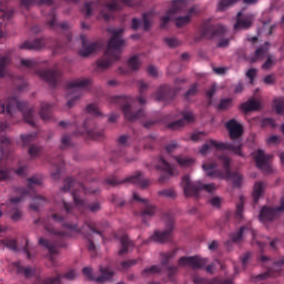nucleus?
I'll return each instance as SVG.
<instances>
[{"label": "nucleus", "instance_id": "obj_1", "mask_svg": "<svg viewBox=\"0 0 284 284\" xmlns=\"http://www.w3.org/2000/svg\"><path fill=\"white\" fill-rule=\"evenodd\" d=\"M55 203L59 207H63L67 217H63L57 213L51 214L52 222L44 223V227L47 232L50 234H54L55 236H72L73 234H83V236H90L89 232H93L94 234H100L101 231L97 230V226L92 223L84 224L81 229L77 226V224L68 223V219L70 214L74 213V206L68 204L64 199L59 200V195L54 197Z\"/></svg>", "mask_w": 284, "mask_h": 284}, {"label": "nucleus", "instance_id": "obj_2", "mask_svg": "<svg viewBox=\"0 0 284 284\" xmlns=\"http://www.w3.org/2000/svg\"><path fill=\"white\" fill-rule=\"evenodd\" d=\"M219 162H205L202 164V169L210 179H224L225 181H232L233 187H241L243 185V175L241 173H232L230 170V164L232 159L227 155H220L217 158ZM219 163H222L224 170H216Z\"/></svg>", "mask_w": 284, "mask_h": 284}, {"label": "nucleus", "instance_id": "obj_3", "mask_svg": "<svg viewBox=\"0 0 284 284\" xmlns=\"http://www.w3.org/2000/svg\"><path fill=\"white\" fill-rule=\"evenodd\" d=\"M112 38L110 39L104 57L97 61L98 70H108L112 63L121 59V53L123 48H125V40L121 39L123 34V29H110Z\"/></svg>", "mask_w": 284, "mask_h": 284}, {"label": "nucleus", "instance_id": "obj_4", "mask_svg": "<svg viewBox=\"0 0 284 284\" xmlns=\"http://www.w3.org/2000/svg\"><path fill=\"white\" fill-rule=\"evenodd\" d=\"M122 6H132V0H98L84 4L82 12L85 17H92L95 10H99L98 19L110 21L114 17L116 10H121Z\"/></svg>", "mask_w": 284, "mask_h": 284}, {"label": "nucleus", "instance_id": "obj_5", "mask_svg": "<svg viewBox=\"0 0 284 284\" xmlns=\"http://www.w3.org/2000/svg\"><path fill=\"white\" fill-rule=\"evenodd\" d=\"M179 12H186V16L184 17H178L175 20V26L178 28H184V26H187L190 21H192L193 14H196V7H192L187 9V0H174L172 2V8L170 11L166 12L164 17L160 20L161 28H168V23L174 19L175 14H179Z\"/></svg>", "mask_w": 284, "mask_h": 284}, {"label": "nucleus", "instance_id": "obj_6", "mask_svg": "<svg viewBox=\"0 0 284 284\" xmlns=\"http://www.w3.org/2000/svg\"><path fill=\"white\" fill-rule=\"evenodd\" d=\"M2 114H9V116H14V112L19 110L26 123L34 128V116L32 115V109H27L28 104L24 101L19 100V95L11 94L6 98L4 103L1 104Z\"/></svg>", "mask_w": 284, "mask_h": 284}, {"label": "nucleus", "instance_id": "obj_7", "mask_svg": "<svg viewBox=\"0 0 284 284\" xmlns=\"http://www.w3.org/2000/svg\"><path fill=\"white\" fill-rule=\"evenodd\" d=\"M92 85V80L88 78L77 79L69 82L67 87V108H74L77 101L83 97V91Z\"/></svg>", "mask_w": 284, "mask_h": 284}, {"label": "nucleus", "instance_id": "obj_8", "mask_svg": "<svg viewBox=\"0 0 284 284\" xmlns=\"http://www.w3.org/2000/svg\"><path fill=\"white\" fill-rule=\"evenodd\" d=\"M214 150H230L233 154H237V156L245 158V153H243V143L241 141L233 143H223L216 142V140H209L200 149V154L202 156H207Z\"/></svg>", "mask_w": 284, "mask_h": 284}, {"label": "nucleus", "instance_id": "obj_9", "mask_svg": "<svg viewBox=\"0 0 284 284\" xmlns=\"http://www.w3.org/2000/svg\"><path fill=\"white\" fill-rule=\"evenodd\" d=\"M62 192H72L73 201L75 203V207L81 210V207H85V202L83 201V196L85 194H94L97 191H88L83 186V184L74 181V179L68 178L64 180V186L62 187Z\"/></svg>", "mask_w": 284, "mask_h": 284}, {"label": "nucleus", "instance_id": "obj_10", "mask_svg": "<svg viewBox=\"0 0 284 284\" xmlns=\"http://www.w3.org/2000/svg\"><path fill=\"white\" fill-rule=\"evenodd\" d=\"M181 187H183L184 196L186 199H190L192 196H199V192L201 190H205V192H209L212 194V192H216V184H203L201 182H192L190 180V175H185L182 178Z\"/></svg>", "mask_w": 284, "mask_h": 284}, {"label": "nucleus", "instance_id": "obj_11", "mask_svg": "<svg viewBox=\"0 0 284 284\" xmlns=\"http://www.w3.org/2000/svg\"><path fill=\"white\" fill-rule=\"evenodd\" d=\"M134 100L128 95L110 98L109 102L112 105H121L122 112L128 121H136L145 116V111L139 110L136 113H132V103Z\"/></svg>", "mask_w": 284, "mask_h": 284}, {"label": "nucleus", "instance_id": "obj_12", "mask_svg": "<svg viewBox=\"0 0 284 284\" xmlns=\"http://www.w3.org/2000/svg\"><path fill=\"white\" fill-rule=\"evenodd\" d=\"M253 159L258 170L265 174H270V172H272V155L265 154L263 150H257L253 152Z\"/></svg>", "mask_w": 284, "mask_h": 284}, {"label": "nucleus", "instance_id": "obj_13", "mask_svg": "<svg viewBox=\"0 0 284 284\" xmlns=\"http://www.w3.org/2000/svg\"><path fill=\"white\" fill-rule=\"evenodd\" d=\"M267 47H261L255 51V54L250 58V63H256L267 57L265 63L262 65L263 70H270L273 65H276V59L272 55H267Z\"/></svg>", "mask_w": 284, "mask_h": 284}, {"label": "nucleus", "instance_id": "obj_14", "mask_svg": "<svg viewBox=\"0 0 284 284\" xmlns=\"http://www.w3.org/2000/svg\"><path fill=\"white\" fill-rule=\"evenodd\" d=\"M284 213V197H282L281 206L275 209H270L264 206L260 212V221L262 223H270L274 219H278L280 214Z\"/></svg>", "mask_w": 284, "mask_h": 284}, {"label": "nucleus", "instance_id": "obj_15", "mask_svg": "<svg viewBox=\"0 0 284 284\" xmlns=\"http://www.w3.org/2000/svg\"><path fill=\"white\" fill-rule=\"evenodd\" d=\"M179 267H192V270H201L207 265V258L200 256H183L178 262Z\"/></svg>", "mask_w": 284, "mask_h": 284}, {"label": "nucleus", "instance_id": "obj_16", "mask_svg": "<svg viewBox=\"0 0 284 284\" xmlns=\"http://www.w3.org/2000/svg\"><path fill=\"white\" fill-rule=\"evenodd\" d=\"M225 128L229 132L230 139L234 142H229V143H236L240 141V143H243L241 141V136H243V125L239 123L235 119L230 120L226 122Z\"/></svg>", "mask_w": 284, "mask_h": 284}, {"label": "nucleus", "instance_id": "obj_17", "mask_svg": "<svg viewBox=\"0 0 284 284\" xmlns=\"http://www.w3.org/2000/svg\"><path fill=\"white\" fill-rule=\"evenodd\" d=\"M82 272L89 281H95L97 283H105V281H110L111 276L114 275L110 267H100L101 275L98 277L92 275L91 267H84Z\"/></svg>", "mask_w": 284, "mask_h": 284}, {"label": "nucleus", "instance_id": "obj_18", "mask_svg": "<svg viewBox=\"0 0 284 284\" xmlns=\"http://www.w3.org/2000/svg\"><path fill=\"white\" fill-rule=\"evenodd\" d=\"M133 200L142 203L143 211L140 213L142 221H145V219H150L156 214V206L150 203L149 200L141 199L139 193H133Z\"/></svg>", "mask_w": 284, "mask_h": 284}, {"label": "nucleus", "instance_id": "obj_19", "mask_svg": "<svg viewBox=\"0 0 284 284\" xmlns=\"http://www.w3.org/2000/svg\"><path fill=\"white\" fill-rule=\"evenodd\" d=\"M174 227V219L169 217L166 222V230L163 232L155 231L154 234L151 236L152 241L155 243H165L172 239V229Z\"/></svg>", "mask_w": 284, "mask_h": 284}, {"label": "nucleus", "instance_id": "obj_20", "mask_svg": "<svg viewBox=\"0 0 284 284\" xmlns=\"http://www.w3.org/2000/svg\"><path fill=\"white\" fill-rule=\"evenodd\" d=\"M38 75L42 81H47L48 84L57 85L59 83V79H61V71L54 69V70H47V71H38Z\"/></svg>", "mask_w": 284, "mask_h": 284}, {"label": "nucleus", "instance_id": "obj_21", "mask_svg": "<svg viewBox=\"0 0 284 284\" xmlns=\"http://www.w3.org/2000/svg\"><path fill=\"white\" fill-rule=\"evenodd\" d=\"M82 48L79 51L80 57H90V54H94L100 48L101 44L99 42H91L88 44V39L85 36H81Z\"/></svg>", "mask_w": 284, "mask_h": 284}, {"label": "nucleus", "instance_id": "obj_22", "mask_svg": "<svg viewBox=\"0 0 284 284\" xmlns=\"http://www.w3.org/2000/svg\"><path fill=\"white\" fill-rule=\"evenodd\" d=\"M158 170H162V172H165V175H161L159 178L160 183H164V181H168V179H170V176H174V166H172L170 163H168V161H165L164 159H160L158 161V165H156Z\"/></svg>", "mask_w": 284, "mask_h": 284}, {"label": "nucleus", "instance_id": "obj_23", "mask_svg": "<svg viewBox=\"0 0 284 284\" xmlns=\"http://www.w3.org/2000/svg\"><path fill=\"white\" fill-rule=\"evenodd\" d=\"M17 203H21V197H12L10 199V203L8 204V209L10 210L12 221H19L23 217V212L21 209L12 205H17Z\"/></svg>", "mask_w": 284, "mask_h": 284}, {"label": "nucleus", "instance_id": "obj_24", "mask_svg": "<svg viewBox=\"0 0 284 284\" xmlns=\"http://www.w3.org/2000/svg\"><path fill=\"white\" fill-rule=\"evenodd\" d=\"M182 116H183L182 120H178L170 123L168 128H170V130H179V128H183L185 123H192V121H194V114H192V112L190 111L184 112Z\"/></svg>", "mask_w": 284, "mask_h": 284}, {"label": "nucleus", "instance_id": "obj_25", "mask_svg": "<svg viewBox=\"0 0 284 284\" xmlns=\"http://www.w3.org/2000/svg\"><path fill=\"white\" fill-rule=\"evenodd\" d=\"M242 112H256V110H261V101L256 99H250L248 101L241 104Z\"/></svg>", "mask_w": 284, "mask_h": 284}, {"label": "nucleus", "instance_id": "obj_26", "mask_svg": "<svg viewBox=\"0 0 284 284\" xmlns=\"http://www.w3.org/2000/svg\"><path fill=\"white\" fill-rule=\"evenodd\" d=\"M61 278H67L68 281H73L77 278V273L74 271H69L64 275H57L55 277H48L44 280V284H61Z\"/></svg>", "mask_w": 284, "mask_h": 284}, {"label": "nucleus", "instance_id": "obj_27", "mask_svg": "<svg viewBox=\"0 0 284 284\" xmlns=\"http://www.w3.org/2000/svg\"><path fill=\"white\" fill-rule=\"evenodd\" d=\"M45 44L43 43V40L38 39L33 42L26 41L19 44L20 50H41Z\"/></svg>", "mask_w": 284, "mask_h": 284}, {"label": "nucleus", "instance_id": "obj_28", "mask_svg": "<svg viewBox=\"0 0 284 284\" xmlns=\"http://www.w3.org/2000/svg\"><path fill=\"white\" fill-rule=\"evenodd\" d=\"M243 12L237 13V22L234 24V30H247V28L252 27V17H247L245 19H241Z\"/></svg>", "mask_w": 284, "mask_h": 284}, {"label": "nucleus", "instance_id": "obj_29", "mask_svg": "<svg viewBox=\"0 0 284 284\" xmlns=\"http://www.w3.org/2000/svg\"><path fill=\"white\" fill-rule=\"evenodd\" d=\"M124 181H126L128 183H134L135 185H140V187H148V185H150V181L144 180L142 173H136L135 175L126 178Z\"/></svg>", "mask_w": 284, "mask_h": 284}, {"label": "nucleus", "instance_id": "obj_30", "mask_svg": "<svg viewBox=\"0 0 284 284\" xmlns=\"http://www.w3.org/2000/svg\"><path fill=\"white\" fill-rule=\"evenodd\" d=\"M244 234H251V236H253V239L256 236V232L254 230H252V227L243 226L240 229V232L232 234V241H234V243H239V241H241V239H243Z\"/></svg>", "mask_w": 284, "mask_h": 284}, {"label": "nucleus", "instance_id": "obj_31", "mask_svg": "<svg viewBox=\"0 0 284 284\" xmlns=\"http://www.w3.org/2000/svg\"><path fill=\"white\" fill-rule=\"evenodd\" d=\"M120 242L122 245V248L119 251L120 256H123V254H128V252L131 251L132 247H134V244L132 243V241H130L128 235H122L120 237Z\"/></svg>", "mask_w": 284, "mask_h": 284}, {"label": "nucleus", "instance_id": "obj_32", "mask_svg": "<svg viewBox=\"0 0 284 284\" xmlns=\"http://www.w3.org/2000/svg\"><path fill=\"white\" fill-rule=\"evenodd\" d=\"M172 93V90H170V87L162 85L159 88L158 92L154 94L155 101H165L168 97Z\"/></svg>", "mask_w": 284, "mask_h": 284}, {"label": "nucleus", "instance_id": "obj_33", "mask_svg": "<svg viewBox=\"0 0 284 284\" xmlns=\"http://www.w3.org/2000/svg\"><path fill=\"white\" fill-rule=\"evenodd\" d=\"M263 192H265V183L256 182L253 187L254 203H258V199H261V196H263Z\"/></svg>", "mask_w": 284, "mask_h": 284}, {"label": "nucleus", "instance_id": "obj_34", "mask_svg": "<svg viewBox=\"0 0 284 284\" xmlns=\"http://www.w3.org/2000/svg\"><path fill=\"white\" fill-rule=\"evenodd\" d=\"M48 203V200L45 197H42L41 195H36L32 200V203L30 204V209L33 210V212H39V207H43Z\"/></svg>", "mask_w": 284, "mask_h": 284}, {"label": "nucleus", "instance_id": "obj_35", "mask_svg": "<svg viewBox=\"0 0 284 284\" xmlns=\"http://www.w3.org/2000/svg\"><path fill=\"white\" fill-rule=\"evenodd\" d=\"M14 267H16L18 274H23L24 273V276L27 278H30L31 276H34V274H36L34 268H32V267H23V266H21L20 262H16L14 263Z\"/></svg>", "mask_w": 284, "mask_h": 284}, {"label": "nucleus", "instance_id": "obj_36", "mask_svg": "<svg viewBox=\"0 0 284 284\" xmlns=\"http://www.w3.org/2000/svg\"><path fill=\"white\" fill-rule=\"evenodd\" d=\"M175 161L180 168H190V165H194V159L183 155L175 156Z\"/></svg>", "mask_w": 284, "mask_h": 284}, {"label": "nucleus", "instance_id": "obj_37", "mask_svg": "<svg viewBox=\"0 0 284 284\" xmlns=\"http://www.w3.org/2000/svg\"><path fill=\"white\" fill-rule=\"evenodd\" d=\"M52 111V105L50 103H42L40 116L42 121H50V112Z\"/></svg>", "mask_w": 284, "mask_h": 284}, {"label": "nucleus", "instance_id": "obj_38", "mask_svg": "<svg viewBox=\"0 0 284 284\" xmlns=\"http://www.w3.org/2000/svg\"><path fill=\"white\" fill-rule=\"evenodd\" d=\"M39 245H41L42 247H45V250H48L50 254H57V245H54L52 242L43 237H40Z\"/></svg>", "mask_w": 284, "mask_h": 284}, {"label": "nucleus", "instance_id": "obj_39", "mask_svg": "<svg viewBox=\"0 0 284 284\" xmlns=\"http://www.w3.org/2000/svg\"><path fill=\"white\" fill-rule=\"evenodd\" d=\"M163 272L162 265H153L151 267L144 268L142 274L143 276H152V274H161Z\"/></svg>", "mask_w": 284, "mask_h": 284}, {"label": "nucleus", "instance_id": "obj_40", "mask_svg": "<svg viewBox=\"0 0 284 284\" xmlns=\"http://www.w3.org/2000/svg\"><path fill=\"white\" fill-rule=\"evenodd\" d=\"M239 2V0H221V2L217 6V10L220 12H225L227 8H232V6H235Z\"/></svg>", "mask_w": 284, "mask_h": 284}, {"label": "nucleus", "instance_id": "obj_41", "mask_svg": "<svg viewBox=\"0 0 284 284\" xmlns=\"http://www.w3.org/2000/svg\"><path fill=\"white\" fill-rule=\"evenodd\" d=\"M153 18H154L153 12L143 14V30H145V32H148V30H150V28H152V19Z\"/></svg>", "mask_w": 284, "mask_h": 284}, {"label": "nucleus", "instance_id": "obj_42", "mask_svg": "<svg viewBox=\"0 0 284 284\" xmlns=\"http://www.w3.org/2000/svg\"><path fill=\"white\" fill-rule=\"evenodd\" d=\"M6 65H10V57L8 55L0 58V79L6 77Z\"/></svg>", "mask_w": 284, "mask_h": 284}, {"label": "nucleus", "instance_id": "obj_43", "mask_svg": "<svg viewBox=\"0 0 284 284\" xmlns=\"http://www.w3.org/2000/svg\"><path fill=\"white\" fill-rule=\"evenodd\" d=\"M141 57L140 55H133L131 59H129L128 61V65L129 68H131V70H138L139 68H141Z\"/></svg>", "mask_w": 284, "mask_h": 284}, {"label": "nucleus", "instance_id": "obj_44", "mask_svg": "<svg viewBox=\"0 0 284 284\" xmlns=\"http://www.w3.org/2000/svg\"><path fill=\"white\" fill-rule=\"evenodd\" d=\"M260 261H261L262 263H264V265H267L268 263H273L274 267H281V266L284 265V257H282V258H281L280 261H277V262H273L272 258H270V257H267V256H265V255H262V256L260 257Z\"/></svg>", "mask_w": 284, "mask_h": 284}, {"label": "nucleus", "instance_id": "obj_45", "mask_svg": "<svg viewBox=\"0 0 284 284\" xmlns=\"http://www.w3.org/2000/svg\"><path fill=\"white\" fill-rule=\"evenodd\" d=\"M174 256H176V251L161 253L162 265H168V262L172 261V258H174Z\"/></svg>", "mask_w": 284, "mask_h": 284}, {"label": "nucleus", "instance_id": "obj_46", "mask_svg": "<svg viewBox=\"0 0 284 284\" xmlns=\"http://www.w3.org/2000/svg\"><path fill=\"white\" fill-rule=\"evenodd\" d=\"M274 108H275L277 114L284 115V99L283 98L275 99Z\"/></svg>", "mask_w": 284, "mask_h": 284}, {"label": "nucleus", "instance_id": "obj_47", "mask_svg": "<svg viewBox=\"0 0 284 284\" xmlns=\"http://www.w3.org/2000/svg\"><path fill=\"white\" fill-rule=\"evenodd\" d=\"M39 62L34 59H21L20 60V65L22 68H34Z\"/></svg>", "mask_w": 284, "mask_h": 284}, {"label": "nucleus", "instance_id": "obj_48", "mask_svg": "<svg viewBox=\"0 0 284 284\" xmlns=\"http://www.w3.org/2000/svg\"><path fill=\"white\" fill-rule=\"evenodd\" d=\"M87 112L89 114H92L93 116L101 115V111L99 110V106L95 103H91L87 106Z\"/></svg>", "mask_w": 284, "mask_h": 284}, {"label": "nucleus", "instance_id": "obj_49", "mask_svg": "<svg viewBox=\"0 0 284 284\" xmlns=\"http://www.w3.org/2000/svg\"><path fill=\"white\" fill-rule=\"evenodd\" d=\"M12 178L9 169H3L0 166V181H10Z\"/></svg>", "mask_w": 284, "mask_h": 284}, {"label": "nucleus", "instance_id": "obj_50", "mask_svg": "<svg viewBox=\"0 0 284 284\" xmlns=\"http://www.w3.org/2000/svg\"><path fill=\"white\" fill-rule=\"evenodd\" d=\"M48 26L51 30H57V28H59V22H57V14L54 12L50 14V20L48 21Z\"/></svg>", "mask_w": 284, "mask_h": 284}, {"label": "nucleus", "instance_id": "obj_51", "mask_svg": "<svg viewBox=\"0 0 284 284\" xmlns=\"http://www.w3.org/2000/svg\"><path fill=\"white\" fill-rule=\"evenodd\" d=\"M217 108L219 110H227L229 108H232V99H222Z\"/></svg>", "mask_w": 284, "mask_h": 284}, {"label": "nucleus", "instance_id": "obj_52", "mask_svg": "<svg viewBox=\"0 0 284 284\" xmlns=\"http://www.w3.org/2000/svg\"><path fill=\"white\" fill-rule=\"evenodd\" d=\"M39 154H41V146L31 145V146L29 148V155H30L32 159L39 156Z\"/></svg>", "mask_w": 284, "mask_h": 284}, {"label": "nucleus", "instance_id": "obj_53", "mask_svg": "<svg viewBox=\"0 0 284 284\" xmlns=\"http://www.w3.org/2000/svg\"><path fill=\"white\" fill-rule=\"evenodd\" d=\"M164 41L169 48H179V45H181V41L176 38H166Z\"/></svg>", "mask_w": 284, "mask_h": 284}, {"label": "nucleus", "instance_id": "obj_54", "mask_svg": "<svg viewBox=\"0 0 284 284\" xmlns=\"http://www.w3.org/2000/svg\"><path fill=\"white\" fill-rule=\"evenodd\" d=\"M43 183V180L39 176H32L29 179V187L32 190L34 185H41Z\"/></svg>", "mask_w": 284, "mask_h": 284}, {"label": "nucleus", "instance_id": "obj_55", "mask_svg": "<svg viewBox=\"0 0 284 284\" xmlns=\"http://www.w3.org/2000/svg\"><path fill=\"white\" fill-rule=\"evenodd\" d=\"M34 139H37V134L21 135L23 145H30V143H32V141H34Z\"/></svg>", "mask_w": 284, "mask_h": 284}, {"label": "nucleus", "instance_id": "obj_56", "mask_svg": "<svg viewBox=\"0 0 284 284\" xmlns=\"http://www.w3.org/2000/svg\"><path fill=\"white\" fill-rule=\"evenodd\" d=\"M236 219H243V196L240 197V203L236 205Z\"/></svg>", "mask_w": 284, "mask_h": 284}, {"label": "nucleus", "instance_id": "obj_57", "mask_svg": "<svg viewBox=\"0 0 284 284\" xmlns=\"http://www.w3.org/2000/svg\"><path fill=\"white\" fill-rule=\"evenodd\" d=\"M161 196H166L168 199H174L176 193L172 189L163 190L160 192Z\"/></svg>", "mask_w": 284, "mask_h": 284}, {"label": "nucleus", "instance_id": "obj_58", "mask_svg": "<svg viewBox=\"0 0 284 284\" xmlns=\"http://www.w3.org/2000/svg\"><path fill=\"white\" fill-rule=\"evenodd\" d=\"M268 145H278L281 143V138L278 135H272L266 140Z\"/></svg>", "mask_w": 284, "mask_h": 284}, {"label": "nucleus", "instance_id": "obj_59", "mask_svg": "<svg viewBox=\"0 0 284 284\" xmlns=\"http://www.w3.org/2000/svg\"><path fill=\"white\" fill-rule=\"evenodd\" d=\"M6 247H9V250H13V252H17V241L16 240H4Z\"/></svg>", "mask_w": 284, "mask_h": 284}, {"label": "nucleus", "instance_id": "obj_60", "mask_svg": "<svg viewBox=\"0 0 284 284\" xmlns=\"http://www.w3.org/2000/svg\"><path fill=\"white\" fill-rule=\"evenodd\" d=\"M179 150V143L176 142H171L170 144L166 145V152L169 154H172V152H176Z\"/></svg>", "mask_w": 284, "mask_h": 284}, {"label": "nucleus", "instance_id": "obj_61", "mask_svg": "<svg viewBox=\"0 0 284 284\" xmlns=\"http://www.w3.org/2000/svg\"><path fill=\"white\" fill-rule=\"evenodd\" d=\"M196 92H199V87L196 84H193L189 91L185 94L186 99H190V97H194V94H196Z\"/></svg>", "mask_w": 284, "mask_h": 284}, {"label": "nucleus", "instance_id": "obj_62", "mask_svg": "<svg viewBox=\"0 0 284 284\" xmlns=\"http://www.w3.org/2000/svg\"><path fill=\"white\" fill-rule=\"evenodd\" d=\"M168 276L169 278L172 281V278H174V276L179 273V267L178 266H170L168 268Z\"/></svg>", "mask_w": 284, "mask_h": 284}, {"label": "nucleus", "instance_id": "obj_63", "mask_svg": "<svg viewBox=\"0 0 284 284\" xmlns=\"http://www.w3.org/2000/svg\"><path fill=\"white\" fill-rule=\"evenodd\" d=\"M203 139H205V133L203 132H197V133H194L192 136H191V140L196 142V141H203Z\"/></svg>", "mask_w": 284, "mask_h": 284}, {"label": "nucleus", "instance_id": "obj_64", "mask_svg": "<svg viewBox=\"0 0 284 284\" xmlns=\"http://www.w3.org/2000/svg\"><path fill=\"white\" fill-rule=\"evenodd\" d=\"M256 72H257L256 69H250L246 72V77H247V79H250L251 83H254V78L256 77Z\"/></svg>", "mask_w": 284, "mask_h": 284}]
</instances>
